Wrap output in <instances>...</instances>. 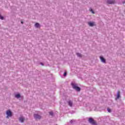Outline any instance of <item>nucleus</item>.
Masks as SVG:
<instances>
[{
	"mask_svg": "<svg viewBox=\"0 0 125 125\" xmlns=\"http://www.w3.org/2000/svg\"><path fill=\"white\" fill-rule=\"evenodd\" d=\"M6 115H7L6 118L9 119V118H11L12 117V112L10 109H9L6 111Z\"/></svg>",
	"mask_w": 125,
	"mask_h": 125,
	"instance_id": "f257e3e1",
	"label": "nucleus"
},
{
	"mask_svg": "<svg viewBox=\"0 0 125 125\" xmlns=\"http://www.w3.org/2000/svg\"><path fill=\"white\" fill-rule=\"evenodd\" d=\"M71 85L73 87V88L75 89L77 91H80L81 90V88L78 86V84L75 83H72Z\"/></svg>",
	"mask_w": 125,
	"mask_h": 125,
	"instance_id": "f03ea898",
	"label": "nucleus"
},
{
	"mask_svg": "<svg viewBox=\"0 0 125 125\" xmlns=\"http://www.w3.org/2000/svg\"><path fill=\"white\" fill-rule=\"evenodd\" d=\"M87 24L90 27H94V26H96V24L94 21H88Z\"/></svg>",
	"mask_w": 125,
	"mask_h": 125,
	"instance_id": "7ed1b4c3",
	"label": "nucleus"
},
{
	"mask_svg": "<svg viewBox=\"0 0 125 125\" xmlns=\"http://www.w3.org/2000/svg\"><path fill=\"white\" fill-rule=\"evenodd\" d=\"M34 117L36 120H41V119H42V116L38 114H35L34 115Z\"/></svg>",
	"mask_w": 125,
	"mask_h": 125,
	"instance_id": "20e7f679",
	"label": "nucleus"
},
{
	"mask_svg": "<svg viewBox=\"0 0 125 125\" xmlns=\"http://www.w3.org/2000/svg\"><path fill=\"white\" fill-rule=\"evenodd\" d=\"M89 123H90V124H91L92 125H96V123L92 118H89Z\"/></svg>",
	"mask_w": 125,
	"mask_h": 125,
	"instance_id": "39448f33",
	"label": "nucleus"
},
{
	"mask_svg": "<svg viewBox=\"0 0 125 125\" xmlns=\"http://www.w3.org/2000/svg\"><path fill=\"white\" fill-rule=\"evenodd\" d=\"M106 2L108 4H113L116 2V1L115 0H107Z\"/></svg>",
	"mask_w": 125,
	"mask_h": 125,
	"instance_id": "423d86ee",
	"label": "nucleus"
},
{
	"mask_svg": "<svg viewBox=\"0 0 125 125\" xmlns=\"http://www.w3.org/2000/svg\"><path fill=\"white\" fill-rule=\"evenodd\" d=\"M15 97L18 99H19V98H21V99H23V96H21L19 93L15 94Z\"/></svg>",
	"mask_w": 125,
	"mask_h": 125,
	"instance_id": "0eeeda50",
	"label": "nucleus"
},
{
	"mask_svg": "<svg viewBox=\"0 0 125 125\" xmlns=\"http://www.w3.org/2000/svg\"><path fill=\"white\" fill-rule=\"evenodd\" d=\"M19 120L21 123H24L25 121V118L23 116H21L19 117Z\"/></svg>",
	"mask_w": 125,
	"mask_h": 125,
	"instance_id": "6e6552de",
	"label": "nucleus"
},
{
	"mask_svg": "<svg viewBox=\"0 0 125 125\" xmlns=\"http://www.w3.org/2000/svg\"><path fill=\"white\" fill-rule=\"evenodd\" d=\"M100 58L101 62H102L103 63H106V60L105 59V58H104V57H103V56H101L100 57Z\"/></svg>",
	"mask_w": 125,
	"mask_h": 125,
	"instance_id": "1a4fd4ad",
	"label": "nucleus"
},
{
	"mask_svg": "<svg viewBox=\"0 0 125 125\" xmlns=\"http://www.w3.org/2000/svg\"><path fill=\"white\" fill-rule=\"evenodd\" d=\"M121 97V95H120V91H118L117 92V98H116V100L117 99H119V98H120Z\"/></svg>",
	"mask_w": 125,
	"mask_h": 125,
	"instance_id": "9d476101",
	"label": "nucleus"
},
{
	"mask_svg": "<svg viewBox=\"0 0 125 125\" xmlns=\"http://www.w3.org/2000/svg\"><path fill=\"white\" fill-rule=\"evenodd\" d=\"M35 27L36 28H41V24H40L39 23H36L35 24Z\"/></svg>",
	"mask_w": 125,
	"mask_h": 125,
	"instance_id": "9b49d317",
	"label": "nucleus"
},
{
	"mask_svg": "<svg viewBox=\"0 0 125 125\" xmlns=\"http://www.w3.org/2000/svg\"><path fill=\"white\" fill-rule=\"evenodd\" d=\"M68 104L70 106V107H72L73 105V102L71 101L68 102Z\"/></svg>",
	"mask_w": 125,
	"mask_h": 125,
	"instance_id": "f8f14e48",
	"label": "nucleus"
},
{
	"mask_svg": "<svg viewBox=\"0 0 125 125\" xmlns=\"http://www.w3.org/2000/svg\"><path fill=\"white\" fill-rule=\"evenodd\" d=\"M89 11H90V12H92V13L93 14H94V13H95L94 12V11H93V10L92 8H90V9H89Z\"/></svg>",
	"mask_w": 125,
	"mask_h": 125,
	"instance_id": "ddd939ff",
	"label": "nucleus"
},
{
	"mask_svg": "<svg viewBox=\"0 0 125 125\" xmlns=\"http://www.w3.org/2000/svg\"><path fill=\"white\" fill-rule=\"evenodd\" d=\"M0 19L1 20H3L4 19V18L3 17V16H2L0 14Z\"/></svg>",
	"mask_w": 125,
	"mask_h": 125,
	"instance_id": "4468645a",
	"label": "nucleus"
},
{
	"mask_svg": "<svg viewBox=\"0 0 125 125\" xmlns=\"http://www.w3.org/2000/svg\"><path fill=\"white\" fill-rule=\"evenodd\" d=\"M77 56H78V57H82V54H80L79 53H77Z\"/></svg>",
	"mask_w": 125,
	"mask_h": 125,
	"instance_id": "2eb2a0df",
	"label": "nucleus"
},
{
	"mask_svg": "<svg viewBox=\"0 0 125 125\" xmlns=\"http://www.w3.org/2000/svg\"><path fill=\"white\" fill-rule=\"evenodd\" d=\"M49 114H50V115H51V116H52V115H53V112L51 111L49 112Z\"/></svg>",
	"mask_w": 125,
	"mask_h": 125,
	"instance_id": "dca6fc26",
	"label": "nucleus"
},
{
	"mask_svg": "<svg viewBox=\"0 0 125 125\" xmlns=\"http://www.w3.org/2000/svg\"><path fill=\"white\" fill-rule=\"evenodd\" d=\"M107 111L109 112V113H111V109L109 108H107Z\"/></svg>",
	"mask_w": 125,
	"mask_h": 125,
	"instance_id": "f3484780",
	"label": "nucleus"
},
{
	"mask_svg": "<svg viewBox=\"0 0 125 125\" xmlns=\"http://www.w3.org/2000/svg\"><path fill=\"white\" fill-rule=\"evenodd\" d=\"M63 76L64 77H66V76H67V72H64V74H63Z\"/></svg>",
	"mask_w": 125,
	"mask_h": 125,
	"instance_id": "a211bd4d",
	"label": "nucleus"
},
{
	"mask_svg": "<svg viewBox=\"0 0 125 125\" xmlns=\"http://www.w3.org/2000/svg\"><path fill=\"white\" fill-rule=\"evenodd\" d=\"M73 122H74V120H71V121H70L71 124H72Z\"/></svg>",
	"mask_w": 125,
	"mask_h": 125,
	"instance_id": "6ab92c4d",
	"label": "nucleus"
},
{
	"mask_svg": "<svg viewBox=\"0 0 125 125\" xmlns=\"http://www.w3.org/2000/svg\"><path fill=\"white\" fill-rule=\"evenodd\" d=\"M41 64L42 65V66H43V63H42L41 62Z\"/></svg>",
	"mask_w": 125,
	"mask_h": 125,
	"instance_id": "aec40b11",
	"label": "nucleus"
},
{
	"mask_svg": "<svg viewBox=\"0 0 125 125\" xmlns=\"http://www.w3.org/2000/svg\"><path fill=\"white\" fill-rule=\"evenodd\" d=\"M23 21H21V24H23Z\"/></svg>",
	"mask_w": 125,
	"mask_h": 125,
	"instance_id": "412c9836",
	"label": "nucleus"
}]
</instances>
